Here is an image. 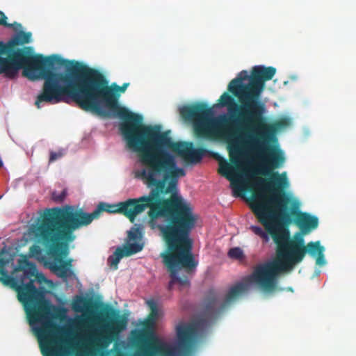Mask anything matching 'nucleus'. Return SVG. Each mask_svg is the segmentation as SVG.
<instances>
[{"mask_svg": "<svg viewBox=\"0 0 356 356\" xmlns=\"http://www.w3.org/2000/svg\"><path fill=\"white\" fill-rule=\"evenodd\" d=\"M137 152L139 161L147 167L141 170L140 177L148 187L152 188L149 195L130 198L115 204L101 202L91 213L84 212L82 209L75 210L70 205L50 210L75 230L90 225L103 211L122 214L132 223L147 208L149 209L148 216L151 220L166 218L170 223L160 227L166 248L160 257L170 274L168 289L171 290L173 284L178 282V192L176 191L178 167L170 152Z\"/></svg>", "mask_w": 356, "mask_h": 356, "instance_id": "obj_1", "label": "nucleus"}, {"mask_svg": "<svg viewBox=\"0 0 356 356\" xmlns=\"http://www.w3.org/2000/svg\"><path fill=\"white\" fill-rule=\"evenodd\" d=\"M64 79L51 104L74 102L81 109L106 116L103 106L110 109L123 122L120 130L129 148L135 152L151 151L178 154V141H173L170 131L161 132L159 125L143 124V117L118 104L119 93H124L129 83L120 86L108 85V81L99 70L77 61H71Z\"/></svg>", "mask_w": 356, "mask_h": 356, "instance_id": "obj_2", "label": "nucleus"}, {"mask_svg": "<svg viewBox=\"0 0 356 356\" xmlns=\"http://www.w3.org/2000/svg\"><path fill=\"white\" fill-rule=\"evenodd\" d=\"M9 260L0 257V282L15 289L18 300L23 305L29 325L37 337L43 356H60L72 348V343L67 339L70 333L68 327L61 326L54 320L63 321L67 310L57 306L45 298L42 291L34 284L33 277L36 276L35 264L28 259H19L14 272H22L19 282L9 275L6 269Z\"/></svg>", "mask_w": 356, "mask_h": 356, "instance_id": "obj_3", "label": "nucleus"}, {"mask_svg": "<svg viewBox=\"0 0 356 356\" xmlns=\"http://www.w3.org/2000/svg\"><path fill=\"white\" fill-rule=\"evenodd\" d=\"M250 208L265 230L256 225L250 230L262 238L264 243L270 236L277 245L276 259L272 262L259 264L247 278L248 282L256 284L266 292H272L277 288V277L280 272L291 270L294 265L301 262L306 253L307 247L300 233H296L291 239L289 232L277 218L275 212L264 202H259L255 197L250 200Z\"/></svg>", "mask_w": 356, "mask_h": 356, "instance_id": "obj_4", "label": "nucleus"}, {"mask_svg": "<svg viewBox=\"0 0 356 356\" xmlns=\"http://www.w3.org/2000/svg\"><path fill=\"white\" fill-rule=\"evenodd\" d=\"M31 32L19 31L7 44L0 42V48L3 53L0 54V58L6 59L10 66L15 68L11 79L17 76L19 70L23 69V76L31 81L44 79L42 90L36 97L35 105L38 108L41 104H51L63 81L67 79V73L53 71L54 65L60 66L70 63L58 55L44 56L41 54H33L31 47L13 50L14 46L28 44L31 41Z\"/></svg>", "mask_w": 356, "mask_h": 356, "instance_id": "obj_5", "label": "nucleus"}, {"mask_svg": "<svg viewBox=\"0 0 356 356\" xmlns=\"http://www.w3.org/2000/svg\"><path fill=\"white\" fill-rule=\"evenodd\" d=\"M237 112L228 114L230 121L245 125L243 131L238 138L228 144V151L231 162L238 165L246 153H254L260 158L262 163L253 171L254 174L270 176V180L259 179L257 185L263 190H270L276 186L275 191L279 188H286L289 182L286 173L280 175L273 170L282 165L285 158L282 151L269 145L270 136L266 129H261L245 120V117H239Z\"/></svg>", "mask_w": 356, "mask_h": 356, "instance_id": "obj_6", "label": "nucleus"}, {"mask_svg": "<svg viewBox=\"0 0 356 356\" xmlns=\"http://www.w3.org/2000/svg\"><path fill=\"white\" fill-rule=\"evenodd\" d=\"M248 289L243 283L232 286L222 303L214 293L208 296L201 310L189 321L179 322V356H195L207 331L218 315L236 301Z\"/></svg>", "mask_w": 356, "mask_h": 356, "instance_id": "obj_7", "label": "nucleus"}, {"mask_svg": "<svg viewBox=\"0 0 356 356\" xmlns=\"http://www.w3.org/2000/svg\"><path fill=\"white\" fill-rule=\"evenodd\" d=\"M75 231L50 209L45 212L33 232L38 241L49 249L53 259L49 268L58 277L67 279L72 274V260L64 261L69 254V243L75 240Z\"/></svg>", "mask_w": 356, "mask_h": 356, "instance_id": "obj_8", "label": "nucleus"}, {"mask_svg": "<svg viewBox=\"0 0 356 356\" xmlns=\"http://www.w3.org/2000/svg\"><path fill=\"white\" fill-rule=\"evenodd\" d=\"M199 219L191 204L179 195V289L189 288L199 261L193 252L192 231Z\"/></svg>", "mask_w": 356, "mask_h": 356, "instance_id": "obj_9", "label": "nucleus"}, {"mask_svg": "<svg viewBox=\"0 0 356 356\" xmlns=\"http://www.w3.org/2000/svg\"><path fill=\"white\" fill-rule=\"evenodd\" d=\"M276 186H273L270 191L272 195L266 197L263 195H259V202H264L269 207L273 212L276 213L277 218L282 223L289 225L293 221L300 228L302 234H308L312 230L316 229L318 226V219L316 216H312L308 213L301 212L298 210L299 203L294 202L291 211H289L288 204L291 199L285 193V188L280 187L275 191Z\"/></svg>", "mask_w": 356, "mask_h": 356, "instance_id": "obj_10", "label": "nucleus"}, {"mask_svg": "<svg viewBox=\"0 0 356 356\" xmlns=\"http://www.w3.org/2000/svg\"><path fill=\"white\" fill-rule=\"evenodd\" d=\"M129 342L133 353L124 350L125 346L122 341L114 344V356H178V341H167L145 330H134Z\"/></svg>", "mask_w": 356, "mask_h": 356, "instance_id": "obj_11", "label": "nucleus"}, {"mask_svg": "<svg viewBox=\"0 0 356 356\" xmlns=\"http://www.w3.org/2000/svg\"><path fill=\"white\" fill-rule=\"evenodd\" d=\"M247 79L250 80L248 72L243 70L229 82L227 86L228 92L238 99L239 104L236 102L234 98L227 92L220 96L218 100L219 105L221 107H227L228 114H234L237 112L239 117H243L248 111L252 113L251 114H256L257 105L255 96H251L250 91L252 89L248 87L249 82L243 83Z\"/></svg>", "mask_w": 356, "mask_h": 356, "instance_id": "obj_12", "label": "nucleus"}, {"mask_svg": "<svg viewBox=\"0 0 356 356\" xmlns=\"http://www.w3.org/2000/svg\"><path fill=\"white\" fill-rule=\"evenodd\" d=\"M179 114L193 124L195 137L197 139L213 140L218 136V130L212 119V109L205 103L184 106L179 108Z\"/></svg>", "mask_w": 356, "mask_h": 356, "instance_id": "obj_13", "label": "nucleus"}, {"mask_svg": "<svg viewBox=\"0 0 356 356\" xmlns=\"http://www.w3.org/2000/svg\"><path fill=\"white\" fill-rule=\"evenodd\" d=\"M109 315L116 316L111 318L106 323H102L90 337V341L95 347V350L99 353L101 356H108L109 351L106 350L108 346L116 339L120 332L124 330L127 326V318L119 316L117 312L110 308L104 316L108 318Z\"/></svg>", "mask_w": 356, "mask_h": 356, "instance_id": "obj_14", "label": "nucleus"}, {"mask_svg": "<svg viewBox=\"0 0 356 356\" xmlns=\"http://www.w3.org/2000/svg\"><path fill=\"white\" fill-rule=\"evenodd\" d=\"M276 72V69L273 67H266L264 65H257L252 67L250 75V81L248 87L252 89L251 96H255L257 101V111L261 110L263 107V103L261 101V95L265 87V82L272 79Z\"/></svg>", "mask_w": 356, "mask_h": 356, "instance_id": "obj_15", "label": "nucleus"}, {"mask_svg": "<svg viewBox=\"0 0 356 356\" xmlns=\"http://www.w3.org/2000/svg\"><path fill=\"white\" fill-rule=\"evenodd\" d=\"M265 104L264 103H263L262 108L259 111H255L256 114H250V111H248L243 117H245V120H246L248 122L255 124V125H257L259 128L261 129H266V131H268L270 136L276 131L286 128L290 125L291 120L286 117H284L276 120L272 124H266L264 118V114L265 113Z\"/></svg>", "mask_w": 356, "mask_h": 356, "instance_id": "obj_16", "label": "nucleus"}, {"mask_svg": "<svg viewBox=\"0 0 356 356\" xmlns=\"http://www.w3.org/2000/svg\"><path fill=\"white\" fill-rule=\"evenodd\" d=\"M209 152L203 147L195 148L192 143L179 141V158H181L187 163H200L203 156Z\"/></svg>", "mask_w": 356, "mask_h": 356, "instance_id": "obj_17", "label": "nucleus"}, {"mask_svg": "<svg viewBox=\"0 0 356 356\" xmlns=\"http://www.w3.org/2000/svg\"><path fill=\"white\" fill-rule=\"evenodd\" d=\"M216 154L220 158L218 173L231 181L233 195L235 197L241 196V193L245 191V188L238 180H234V175H235V174L234 167L222 157H220L218 154Z\"/></svg>", "mask_w": 356, "mask_h": 356, "instance_id": "obj_18", "label": "nucleus"}, {"mask_svg": "<svg viewBox=\"0 0 356 356\" xmlns=\"http://www.w3.org/2000/svg\"><path fill=\"white\" fill-rule=\"evenodd\" d=\"M143 248V245L138 243H129L123 248L118 247L113 254L108 258V263L114 270L118 268V265L122 258L129 257L140 252Z\"/></svg>", "mask_w": 356, "mask_h": 356, "instance_id": "obj_19", "label": "nucleus"}, {"mask_svg": "<svg viewBox=\"0 0 356 356\" xmlns=\"http://www.w3.org/2000/svg\"><path fill=\"white\" fill-rule=\"evenodd\" d=\"M147 305L150 309V312L147 316L146 323L147 325L152 327L159 317L158 306L157 303L154 300H147Z\"/></svg>", "mask_w": 356, "mask_h": 356, "instance_id": "obj_20", "label": "nucleus"}, {"mask_svg": "<svg viewBox=\"0 0 356 356\" xmlns=\"http://www.w3.org/2000/svg\"><path fill=\"white\" fill-rule=\"evenodd\" d=\"M3 49L0 48V54L3 53ZM15 71V68L8 65L6 59L0 58V74H3L6 78L11 79L10 76L13 75Z\"/></svg>", "mask_w": 356, "mask_h": 356, "instance_id": "obj_21", "label": "nucleus"}, {"mask_svg": "<svg viewBox=\"0 0 356 356\" xmlns=\"http://www.w3.org/2000/svg\"><path fill=\"white\" fill-rule=\"evenodd\" d=\"M307 252L314 257L321 252H324V248L320 245L319 241L309 242L306 245Z\"/></svg>", "mask_w": 356, "mask_h": 356, "instance_id": "obj_22", "label": "nucleus"}, {"mask_svg": "<svg viewBox=\"0 0 356 356\" xmlns=\"http://www.w3.org/2000/svg\"><path fill=\"white\" fill-rule=\"evenodd\" d=\"M92 302L90 300H87L84 298H79L77 300L73 302V309L76 312H80L83 307H89L91 306Z\"/></svg>", "mask_w": 356, "mask_h": 356, "instance_id": "obj_23", "label": "nucleus"}, {"mask_svg": "<svg viewBox=\"0 0 356 356\" xmlns=\"http://www.w3.org/2000/svg\"><path fill=\"white\" fill-rule=\"evenodd\" d=\"M0 26H3L8 28H13L15 30H17L22 28V25L19 23L15 22L13 24H9L7 22V17L6 15L0 10Z\"/></svg>", "mask_w": 356, "mask_h": 356, "instance_id": "obj_24", "label": "nucleus"}, {"mask_svg": "<svg viewBox=\"0 0 356 356\" xmlns=\"http://www.w3.org/2000/svg\"><path fill=\"white\" fill-rule=\"evenodd\" d=\"M67 190L63 189L60 193L54 191L51 194L52 200L56 203H61L64 201L67 196Z\"/></svg>", "mask_w": 356, "mask_h": 356, "instance_id": "obj_25", "label": "nucleus"}, {"mask_svg": "<svg viewBox=\"0 0 356 356\" xmlns=\"http://www.w3.org/2000/svg\"><path fill=\"white\" fill-rule=\"evenodd\" d=\"M228 256L230 258L240 259L243 257V252L240 248H231L228 252Z\"/></svg>", "mask_w": 356, "mask_h": 356, "instance_id": "obj_26", "label": "nucleus"}, {"mask_svg": "<svg viewBox=\"0 0 356 356\" xmlns=\"http://www.w3.org/2000/svg\"><path fill=\"white\" fill-rule=\"evenodd\" d=\"M65 155V151L60 149L58 152H50L49 163H52Z\"/></svg>", "mask_w": 356, "mask_h": 356, "instance_id": "obj_27", "label": "nucleus"}, {"mask_svg": "<svg viewBox=\"0 0 356 356\" xmlns=\"http://www.w3.org/2000/svg\"><path fill=\"white\" fill-rule=\"evenodd\" d=\"M140 237V232L139 228H134L128 233V238L130 241H136Z\"/></svg>", "mask_w": 356, "mask_h": 356, "instance_id": "obj_28", "label": "nucleus"}, {"mask_svg": "<svg viewBox=\"0 0 356 356\" xmlns=\"http://www.w3.org/2000/svg\"><path fill=\"white\" fill-rule=\"evenodd\" d=\"M316 263L318 266H323L325 264V259L323 252H320L316 257Z\"/></svg>", "mask_w": 356, "mask_h": 356, "instance_id": "obj_29", "label": "nucleus"}, {"mask_svg": "<svg viewBox=\"0 0 356 356\" xmlns=\"http://www.w3.org/2000/svg\"><path fill=\"white\" fill-rule=\"evenodd\" d=\"M30 254L32 255V256H38L41 254V249L39 246L38 245H32L31 248H30V251H29Z\"/></svg>", "mask_w": 356, "mask_h": 356, "instance_id": "obj_30", "label": "nucleus"}, {"mask_svg": "<svg viewBox=\"0 0 356 356\" xmlns=\"http://www.w3.org/2000/svg\"><path fill=\"white\" fill-rule=\"evenodd\" d=\"M86 324V321L83 319H81L76 322V325L79 327H83Z\"/></svg>", "mask_w": 356, "mask_h": 356, "instance_id": "obj_31", "label": "nucleus"}, {"mask_svg": "<svg viewBox=\"0 0 356 356\" xmlns=\"http://www.w3.org/2000/svg\"><path fill=\"white\" fill-rule=\"evenodd\" d=\"M186 175L185 170L183 168H179V177H184Z\"/></svg>", "mask_w": 356, "mask_h": 356, "instance_id": "obj_32", "label": "nucleus"}, {"mask_svg": "<svg viewBox=\"0 0 356 356\" xmlns=\"http://www.w3.org/2000/svg\"><path fill=\"white\" fill-rule=\"evenodd\" d=\"M174 327H175L176 337H178V323H175Z\"/></svg>", "mask_w": 356, "mask_h": 356, "instance_id": "obj_33", "label": "nucleus"}, {"mask_svg": "<svg viewBox=\"0 0 356 356\" xmlns=\"http://www.w3.org/2000/svg\"><path fill=\"white\" fill-rule=\"evenodd\" d=\"M3 165V162L1 161V159H0V167H1Z\"/></svg>", "mask_w": 356, "mask_h": 356, "instance_id": "obj_34", "label": "nucleus"}, {"mask_svg": "<svg viewBox=\"0 0 356 356\" xmlns=\"http://www.w3.org/2000/svg\"><path fill=\"white\" fill-rule=\"evenodd\" d=\"M2 254V253L0 252V256Z\"/></svg>", "mask_w": 356, "mask_h": 356, "instance_id": "obj_35", "label": "nucleus"}]
</instances>
